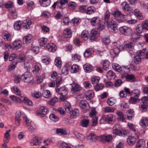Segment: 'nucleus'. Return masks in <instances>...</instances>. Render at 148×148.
<instances>
[{
	"label": "nucleus",
	"mask_w": 148,
	"mask_h": 148,
	"mask_svg": "<svg viewBox=\"0 0 148 148\" xmlns=\"http://www.w3.org/2000/svg\"><path fill=\"white\" fill-rule=\"evenodd\" d=\"M79 106L81 109L84 111L87 110L89 108V105L86 100H82L79 104Z\"/></svg>",
	"instance_id": "obj_13"
},
{
	"label": "nucleus",
	"mask_w": 148,
	"mask_h": 148,
	"mask_svg": "<svg viewBox=\"0 0 148 148\" xmlns=\"http://www.w3.org/2000/svg\"><path fill=\"white\" fill-rule=\"evenodd\" d=\"M122 6L123 10L125 12L129 11L130 10L129 5L126 2H123L122 4Z\"/></svg>",
	"instance_id": "obj_44"
},
{
	"label": "nucleus",
	"mask_w": 148,
	"mask_h": 148,
	"mask_svg": "<svg viewBox=\"0 0 148 148\" xmlns=\"http://www.w3.org/2000/svg\"><path fill=\"white\" fill-rule=\"evenodd\" d=\"M100 20L99 17L96 16L92 18L90 23L92 26H95L100 23Z\"/></svg>",
	"instance_id": "obj_28"
},
{
	"label": "nucleus",
	"mask_w": 148,
	"mask_h": 148,
	"mask_svg": "<svg viewBox=\"0 0 148 148\" xmlns=\"http://www.w3.org/2000/svg\"><path fill=\"white\" fill-rule=\"evenodd\" d=\"M22 78L23 79L25 82L27 83L31 82L33 79L31 74L28 72L25 73L22 76Z\"/></svg>",
	"instance_id": "obj_9"
},
{
	"label": "nucleus",
	"mask_w": 148,
	"mask_h": 148,
	"mask_svg": "<svg viewBox=\"0 0 148 148\" xmlns=\"http://www.w3.org/2000/svg\"><path fill=\"white\" fill-rule=\"evenodd\" d=\"M106 76L110 79H114L116 77V74L112 71L109 70L107 73Z\"/></svg>",
	"instance_id": "obj_36"
},
{
	"label": "nucleus",
	"mask_w": 148,
	"mask_h": 148,
	"mask_svg": "<svg viewBox=\"0 0 148 148\" xmlns=\"http://www.w3.org/2000/svg\"><path fill=\"white\" fill-rule=\"evenodd\" d=\"M49 118L51 120L55 122L59 120V118L53 114H51L49 115Z\"/></svg>",
	"instance_id": "obj_58"
},
{
	"label": "nucleus",
	"mask_w": 148,
	"mask_h": 148,
	"mask_svg": "<svg viewBox=\"0 0 148 148\" xmlns=\"http://www.w3.org/2000/svg\"><path fill=\"white\" fill-rule=\"evenodd\" d=\"M117 114L118 115V118L119 120L122 121L126 122L125 120L124 116L121 112L118 111L117 112Z\"/></svg>",
	"instance_id": "obj_37"
},
{
	"label": "nucleus",
	"mask_w": 148,
	"mask_h": 148,
	"mask_svg": "<svg viewBox=\"0 0 148 148\" xmlns=\"http://www.w3.org/2000/svg\"><path fill=\"white\" fill-rule=\"evenodd\" d=\"M70 117L71 118L74 119L79 115V111L78 109L75 108L73 110L72 109Z\"/></svg>",
	"instance_id": "obj_24"
},
{
	"label": "nucleus",
	"mask_w": 148,
	"mask_h": 148,
	"mask_svg": "<svg viewBox=\"0 0 148 148\" xmlns=\"http://www.w3.org/2000/svg\"><path fill=\"white\" fill-rule=\"evenodd\" d=\"M112 67L113 69L116 71L120 72L123 71L124 68L121 67L119 64L116 63H113Z\"/></svg>",
	"instance_id": "obj_29"
},
{
	"label": "nucleus",
	"mask_w": 148,
	"mask_h": 148,
	"mask_svg": "<svg viewBox=\"0 0 148 148\" xmlns=\"http://www.w3.org/2000/svg\"><path fill=\"white\" fill-rule=\"evenodd\" d=\"M40 112H37V115L40 116H44L49 112L47 108L44 106H41L39 109Z\"/></svg>",
	"instance_id": "obj_8"
},
{
	"label": "nucleus",
	"mask_w": 148,
	"mask_h": 148,
	"mask_svg": "<svg viewBox=\"0 0 148 148\" xmlns=\"http://www.w3.org/2000/svg\"><path fill=\"white\" fill-rule=\"evenodd\" d=\"M79 70V67L76 65H73L71 67V72L72 73H75L77 72Z\"/></svg>",
	"instance_id": "obj_51"
},
{
	"label": "nucleus",
	"mask_w": 148,
	"mask_h": 148,
	"mask_svg": "<svg viewBox=\"0 0 148 148\" xmlns=\"http://www.w3.org/2000/svg\"><path fill=\"white\" fill-rule=\"evenodd\" d=\"M56 133L60 135H64L66 134V131L62 129H58L56 130Z\"/></svg>",
	"instance_id": "obj_62"
},
{
	"label": "nucleus",
	"mask_w": 148,
	"mask_h": 148,
	"mask_svg": "<svg viewBox=\"0 0 148 148\" xmlns=\"http://www.w3.org/2000/svg\"><path fill=\"white\" fill-rule=\"evenodd\" d=\"M42 95L43 97L46 98H48L51 96L50 92L48 90H44L43 91Z\"/></svg>",
	"instance_id": "obj_60"
},
{
	"label": "nucleus",
	"mask_w": 148,
	"mask_h": 148,
	"mask_svg": "<svg viewBox=\"0 0 148 148\" xmlns=\"http://www.w3.org/2000/svg\"><path fill=\"white\" fill-rule=\"evenodd\" d=\"M72 35V33L70 29L67 28L64 30L63 36L65 38H69L71 37Z\"/></svg>",
	"instance_id": "obj_25"
},
{
	"label": "nucleus",
	"mask_w": 148,
	"mask_h": 148,
	"mask_svg": "<svg viewBox=\"0 0 148 148\" xmlns=\"http://www.w3.org/2000/svg\"><path fill=\"white\" fill-rule=\"evenodd\" d=\"M94 93L92 90H90L86 91L84 93L85 97L87 100H90L94 96Z\"/></svg>",
	"instance_id": "obj_19"
},
{
	"label": "nucleus",
	"mask_w": 148,
	"mask_h": 148,
	"mask_svg": "<svg viewBox=\"0 0 148 148\" xmlns=\"http://www.w3.org/2000/svg\"><path fill=\"white\" fill-rule=\"evenodd\" d=\"M146 49L145 48L143 49L142 50L138 51L137 52V54H138L142 58H146L148 59V51L145 53Z\"/></svg>",
	"instance_id": "obj_16"
},
{
	"label": "nucleus",
	"mask_w": 148,
	"mask_h": 148,
	"mask_svg": "<svg viewBox=\"0 0 148 148\" xmlns=\"http://www.w3.org/2000/svg\"><path fill=\"white\" fill-rule=\"evenodd\" d=\"M11 99L15 103H20L22 102V97L20 98L14 95L10 96Z\"/></svg>",
	"instance_id": "obj_39"
},
{
	"label": "nucleus",
	"mask_w": 148,
	"mask_h": 148,
	"mask_svg": "<svg viewBox=\"0 0 148 148\" xmlns=\"http://www.w3.org/2000/svg\"><path fill=\"white\" fill-rule=\"evenodd\" d=\"M58 146L60 148H73L69 144L65 142L59 143Z\"/></svg>",
	"instance_id": "obj_32"
},
{
	"label": "nucleus",
	"mask_w": 148,
	"mask_h": 148,
	"mask_svg": "<svg viewBox=\"0 0 148 148\" xmlns=\"http://www.w3.org/2000/svg\"><path fill=\"white\" fill-rule=\"evenodd\" d=\"M56 90L58 93L62 96V97H61L60 98V100L62 101H64L65 96L68 94V91L65 87H63L60 88H58V87L56 88Z\"/></svg>",
	"instance_id": "obj_3"
},
{
	"label": "nucleus",
	"mask_w": 148,
	"mask_h": 148,
	"mask_svg": "<svg viewBox=\"0 0 148 148\" xmlns=\"http://www.w3.org/2000/svg\"><path fill=\"white\" fill-rule=\"evenodd\" d=\"M64 107L67 113H71L72 109L71 104L69 102L67 101L64 102Z\"/></svg>",
	"instance_id": "obj_23"
},
{
	"label": "nucleus",
	"mask_w": 148,
	"mask_h": 148,
	"mask_svg": "<svg viewBox=\"0 0 148 148\" xmlns=\"http://www.w3.org/2000/svg\"><path fill=\"white\" fill-rule=\"evenodd\" d=\"M72 86L71 91L73 94L77 92L80 91L81 90V88L77 83L73 82L71 84Z\"/></svg>",
	"instance_id": "obj_12"
},
{
	"label": "nucleus",
	"mask_w": 148,
	"mask_h": 148,
	"mask_svg": "<svg viewBox=\"0 0 148 148\" xmlns=\"http://www.w3.org/2000/svg\"><path fill=\"white\" fill-rule=\"evenodd\" d=\"M134 112L133 110H130L127 111L126 112V114L127 116L128 119L129 120L132 119L134 116Z\"/></svg>",
	"instance_id": "obj_48"
},
{
	"label": "nucleus",
	"mask_w": 148,
	"mask_h": 148,
	"mask_svg": "<svg viewBox=\"0 0 148 148\" xmlns=\"http://www.w3.org/2000/svg\"><path fill=\"white\" fill-rule=\"evenodd\" d=\"M112 14L113 16L115 17H117L118 16H124L126 18V16L123 15L121 13V12L118 10H116V11H114L112 12Z\"/></svg>",
	"instance_id": "obj_40"
},
{
	"label": "nucleus",
	"mask_w": 148,
	"mask_h": 148,
	"mask_svg": "<svg viewBox=\"0 0 148 148\" xmlns=\"http://www.w3.org/2000/svg\"><path fill=\"white\" fill-rule=\"evenodd\" d=\"M2 36L3 39L6 42H9L11 41V34L7 31L4 32L2 35Z\"/></svg>",
	"instance_id": "obj_22"
},
{
	"label": "nucleus",
	"mask_w": 148,
	"mask_h": 148,
	"mask_svg": "<svg viewBox=\"0 0 148 148\" xmlns=\"http://www.w3.org/2000/svg\"><path fill=\"white\" fill-rule=\"evenodd\" d=\"M114 111V108L111 107L107 106L104 109V112H112Z\"/></svg>",
	"instance_id": "obj_63"
},
{
	"label": "nucleus",
	"mask_w": 148,
	"mask_h": 148,
	"mask_svg": "<svg viewBox=\"0 0 148 148\" xmlns=\"http://www.w3.org/2000/svg\"><path fill=\"white\" fill-rule=\"evenodd\" d=\"M143 25L139 24L138 25L136 28V30L138 34H140L142 33L143 29Z\"/></svg>",
	"instance_id": "obj_35"
},
{
	"label": "nucleus",
	"mask_w": 148,
	"mask_h": 148,
	"mask_svg": "<svg viewBox=\"0 0 148 148\" xmlns=\"http://www.w3.org/2000/svg\"><path fill=\"white\" fill-rule=\"evenodd\" d=\"M109 62L107 60H105L103 61V69L107 70L109 69Z\"/></svg>",
	"instance_id": "obj_49"
},
{
	"label": "nucleus",
	"mask_w": 148,
	"mask_h": 148,
	"mask_svg": "<svg viewBox=\"0 0 148 148\" xmlns=\"http://www.w3.org/2000/svg\"><path fill=\"white\" fill-rule=\"evenodd\" d=\"M79 10L81 12L88 15L93 14L96 11L95 8L93 6L88 7L86 5H81L79 7Z\"/></svg>",
	"instance_id": "obj_2"
},
{
	"label": "nucleus",
	"mask_w": 148,
	"mask_h": 148,
	"mask_svg": "<svg viewBox=\"0 0 148 148\" xmlns=\"http://www.w3.org/2000/svg\"><path fill=\"white\" fill-rule=\"evenodd\" d=\"M42 139L40 137H35L31 140L30 145L31 146H38L41 143Z\"/></svg>",
	"instance_id": "obj_10"
},
{
	"label": "nucleus",
	"mask_w": 148,
	"mask_h": 148,
	"mask_svg": "<svg viewBox=\"0 0 148 148\" xmlns=\"http://www.w3.org/2000/svg\"><path fill=\"white\" fill-rule=\"evenodd\" d=\"M135 15L140 20L143 19V17L141 12L137 9H135L134 11Z\"/></svg>",
	"instance_id": "obj_41"
},
{
	"label": "nucleus",
	"mask_w": 148,
	"mask_h": 148,
	"mask_svg": "<svg viewBox=\"0 0 148 148\" xmlns=\"http://www.w3.org/2000/svg\"><path fill=\"white\" fill-rule=\"evenodd\" d=\"M32 36L30 34L24 36L23 38V42L24 44H28L32 41Z\"/></svg>",
	"instance_id": "obj_26"
},
{
	"label": "nucleus",
	"mask_w": 148,
	"mask_h": 148,
	"mask_svg": "<svg viewBox=\"0 0 148 148\" xmlns=\"http://www.w3.org/2000/svg\"><path fill=\"white\" fill-rule=\"evenodd\" d=\"M22 101L29 106H31L32 105V102L25 97H22Z\"/></svg>",
	"instance_id": "obj_42"
},
{
	"label": "nucleus",
	"mask_w": 148,
	"mask_h": 148,
	"mask_svg": "<svg viewBox=\"0 0 148 148\" xmlns=\"http://www.w3.org/2000/svg\"><path fill=\"white\" fill-rule=\"evenodd\" d=\"M58 99L57 97H54L51 99L49 102L48 103L49 105L53 106L55 104L58 102Z\"/></svg>",
	"instance_id": "obj_53"
},
{
	"label": "nucleus",
	"mask_w": 148,
	"mask_h": 148,
	"mask_svg": "<svg viewBox=\"0 0 148 148\" xmlns=\"http://www.w3.org/2000/svg\"><path fill=\"white\" fill-rule=\"evenodd\" d=\"M113 133L115 135L120 136H123L125 135V132L121 129L120 126L119 125H116L114 126L113 128Z\"/></svg>",
	"instance_id": "obj_5"
},
{
	"label": "nucleus",
	"mask_w": 148,
	"mask_h": 148,
	"mask_svg": "<svg viewBox=\"0 0 148 148\" xmlns=\"http://www.w3.org/2000/svg\"><path fill=\"white\" fill-rule=\"evenodd\" d=\"M68 3V0H60L59 2H55L52 5V7L55 8L57 6L58 8H62L63 5Z\"/></svg>",
	"instance_id": "obj_11"
},
{
	"label": "nucleus",
	"mask_w": 148,
	"mask_h": 148,
	"mask_svg": "<svg viewBox=\"0 0 148 148\" xmlns=\"http://www.w3.org/2000/svg\"><path fill=\"white\" fill-rule=\"evenodd\" d=\"M140 92L138 89H134L131 91V95L134 97H138L140 95Z\"/></svg>",
	"instance_id": "obj_50"
},
{
	"label": "nucleus",
	"mask_w": 148,
	"mask_h": 148,
	"mask_svg": "<svg viewBox=\"0 0 148 148\" xmlns=\"http://www.w3.org/2000/svg\"><path fill=\"white\" fill-rule=\"evenodd\" d=\"M13 90L14 91V93L16 94V95L20 96L21 95V92L16 86H14L13 87Z\"/></svg>",
	"instance_id": "obj_61"
},
{
	"label": "nucleus",
	"mask_w": 148,
	"mask_h": 148,
	"mask_svg": "<svg viewBox=\"0 0 148 148\" xmlns=\"http://www.w3.org/2000/svg\"><path fill=\"white\" fill-rule=\"evenodd\" d=\"M113 116L111 114H110L108 115H105L103 116V119L109 122L113 121Z\"/></svg>",
	"instance_id": "obj_38"
},
{
	"label": "nucleus",
	"mask_w": 148,
	"mask_h": 148,
	"mask_svg": "<svg viewBox=\"0 0 148 148\" xmlns=\"http://www.w3.org/2000/svg\"><path fill=\"white\" fill-rule=\"evenodd\" d=\"M137 138L138 135L136 133L132 134L131 136H129L127 138V142L129 145H132L135 143L136 138Z\"/></svg>",
	"instance_id": "obj_6"
},
{
	"label": "nucleus",
	"mask_w": 148,
	"mask_h": 148,
	"mask_svg": "<svg viewBox=\"0 0 148 148\" xmlns=\"http://www.w3.org/2000/svg\"><path fill=\"white\" fill-rule=\"evenodd\" d=\"M91 36L90 38V40L91 41H93L95 39V36L97 35L98 32L95 29H93L91 31Z\"/></svg>",
	"instance_id": "obj_31"
},
{
	"label": "nucleus",
	"mask_w": 148,
	"mask_h": 148,
	"mask_svg": "<svg viewBox=\"0 0 148 148\" xmlns=\"http://www.w3.org/2000/svg\"><path fill=\"white\" fill-rule=\"evenodd\" d=\"M21 116V113L20 111H18L16 113L15 121L16 125L18 126L20 125Z\"/></svg>",
	"instance_id": "obj_20"
},
{
	"label": "nucleus",
	"mask_w": 148,
	"mask_h": 148,
	"mask_svg": "<svg viewBox=\"0 0 148 148\" xmlns=\"http://www.w3.org/2000/svg\"><path fill=\"white\" fill-rule=\"evenodd\" d=\"M140 124L143 128H145L148 125V118L145 117L142 118Z\"/></svg>",
	"instance_id": "obj_18"
},
{
	"label": "nucleus",
	"mask_w": 148,
	"mask_h": 148,
	"mask_svg": "<svg viewBox=\"0 0 148 148\" xmlns=\"http://www.w3.org/2000/svg\"><path fill=\"white\" fill-rule=\"evenodd\" d=\"M72 58L73 60H75L76 61L78 62L81 59V56L77 54L72 55Z\"/></svg>",
	"instance_id": "obj_46"
},
{
	"label": "nucleus",
	"mask_w": 148,
	"mask_h": 148,
	"mask_svg": "<svg viewBox=\"0 0 148 148\" xmlns=\"http://www.w3.org/2000/svg\"><path fill=\"white\" fill-rule=\"evenodd\" d=\"M32 23L31 19L28 18L26 20L24 21L22 23L21 21L16 22L14 25V27L15 30H18L20 29L22 25L25 29H28L29 28V26Z\"/></svg>",
	"instance_id": "obj_1"
},
{
	"label": "nucleus",
	"mask_w": 148,
	"mask_h": 148,
	"mask_svg": "<svg viewBox=\"0 0 148 148\" xmlns=\"http://www.w3.org/2000/svg\"><path fill=\"white\" fill-rule=\"evenodd\" d=\"M29 132L31 133L36 132L37 131V127L34 123L32 121L30 122V123L26 125Z\"/></svg>",
	"instance_id": "obj_14"
},
{
	"label": "nucleus",
	"mask_w": 148,
	"mask_h": 148,
	"mask_svg": "<svg viewBox=\"0 0 148 148\" xmlns=\"http://www.w3.org/2000/svg\"><path fill=\"white\" fill-rule=\"evenodd\" d=\"M76 6V3L74 2H70L68 4V8L70 10L75 9Z\"/></svg>",
	"instance_id": "obj_56"
},
{
	"label": "nucleus",
	"mask_w": 148,
	"mask_h": 148,
	"mask_svg": "<svg viewBox=\"0 0 148 148\" xmlns=\"http://www.w3.org/2000/svg\"><path fill=\"white\" fill-rule=\"evenodd\" d=\"M105 23H106L109 28L116 25V22L111 18L105 21Z\"/></svg>",
	"instance_id": "obj_30"
},
{
	"label": "nucleus",
	"mask_w": 148,
	"mask_h": 148,
	"mask_svg": "<svg viewBox=\"0 0 148 148\" xmlns=\"http://www.w3.org/2000/svg\"><path fill=\"white\" fill-rule=\"evenodd\" d=\"M145 146V142L143 139L139 140L137 143L136 148H144Z\"/></svg>",
	"instance_id": "obj_27"
},
{
	"label": "nucleus",
	"mask_w": 148,
	"mask_h": 148,
	"mask_svg": "<svg viewBox=\"0 0 148 148\" xmlns=\"http://www.w3.org/2000/svg\"><path fill=\"white\" fill-rule=\"evenodd\" d=\"M22 43V41L21 40H16L14 42L13 46L15 49H18L21 47Z\"/></svg>",
	"instance_id": "obj_21"
},
{
	"label": "nucleus",
	"mask_w": 148,
	"mask_h": 148,
	"mask_svg": "<svg viewBox=\"0 0 148 148\" xmlns=\"http://www.w3.org/2000/svg\"><path fill=\"white\" fill-rule=\"evenodd\" d=\"M115 100L113 98H111L108 99L107 101V103L109 106H112L115 103Z\"/></svg>",
	"instance_id": "obj_64"
},
{
	"label": "nucleus",
	"mask_w": 148,
	"mask_h": 148,
	"mask_svg": "<svg viewBox=\"0 0 148 148\" xmlns=\"http://www.w3.org/2000/svg\"><path fill=\"white\" fill-rule=\"evenodd\" d=\"M54 64L58 68H60L62 64L61 59L59 58H56L55 60Z\"/></svg>",
	"instance_id": "obj_45"
},
{
	"label": "nucleus",
	"mask_w": 148,
	"mask_h": 148,
	"mask_svg": "<svg viewBox=\"0 0 148 148\" xmlns=\"http://www.w3.org/2000/svg\"><path fill=\"white\" fill-rule=\"evenodd\" d=\"M57 47L56 45L53 43L48 44L46 45V49L50 52H54L56 50Z\"/></svg>",
	"instance_id": "obj_15"
},
{
	"label": "nucleus",
	"mask_w": 148,
	"mask_h": 148,
	"mask_svg": "<svg viewBox=\"0 0 148 148\" xmlns=\"http://www.w3.org/2000/svg\"><path fill=\"white\" fill-rule=\"evenodd\" d=\"M104 87L103 84H99L95 86V88L96 91H98L103 89Z\"/></svg>",
	"instance_id": "obj_59"
},
{
	"label": "nucleus",
	"mask_w": 148,
	"mask_h": 148,
	"mask_svg": "<svg viewBox=\"0 0 148 148\" xmlns=\"http://www.w3.org/2000/svg\"><path fill=\"white\" fill-rule=\"evenodd\" d=\"M83 68L86 72H90L92 70V67L90 64H86L84 65Z\"/></svg>",
	"instance_id": "obj_33"
},
{
	"label": "nucleus",
	"mask_w": 148,
	"mask_h": 148,
	"mask_svg": "<svg viewBox=\"0 0 148 148\" xmlns=\"http://www.w3.org/2000/svg\"><path fill=\"white\" fill-rule=\"evenodd\" d=\"M131 40L133 41H135L140 38V35L136 33L132 34L131 36Z\"/></svg>",
	"instance_id": "obj_54"
},
{
	"label": "nucleus",
	"mask_w": 148,
	"mask_h": 148,
	"mask_svg": "<svg viewBox=\"0 0 148 148\" xmlns=\"http://www.w3.org/2000/svg\"><path fill=\"white\" fill-rule=\"evenodd\" d=\"M119 30L122 34L126 36H129L132 32L131 29L126 26L121 27L119 28Z\"/></svg>",
	"instance_id": "obj_4"
},
{
	"label": "nucleus",
	"mask_w": 148,
	"mask_h": 148,
	"mask_svg": "<svg viewBox=\"0 0 148 148\" xmlns=\"http://www.w3.org/2000/svg\"><path fill=\"white\" fill-rule=\"evenodd\" d=\"M87 139L89 143H92L95 142L98 140L100 141L99 136H97L93 133L90 134L87 137Z\"/></svg>",
	"instance_id": "obj_7"
},
{
	"label": "nucleus",
	"mask_w": 148,
	"mask_h": 148,
	"mask_svg": "<svg viewBox=\"0 0 148 148\" xmlns=\"http://www.w3.org/2000/svg\"><path fill=\"white\" fill-rule=\"evenodd\" d=\"M89 120L84 119L82 120L80 122V124L83 127H86L89 123Z\"/></svg>",
	"instance_id": "obj_52"
},
{
	"label": "nucleus",
	"mask_w": 148,
	"mask_h": 148,
	"mask_svg": "<svg viewBox=\"0 0 148 148\" xmlns=\"http://www.w3.org/2000/svg\"><path fill=\"white\" fill-rule=\"evenodd\" d=\"M47 41L48 39L44 38H41L39 40L40 46L42 47L47 43Z\"/></svg>",
	"instance_id": "obj_47"
},
{
	"label": "nucleus",
	"mask_w": 148,
	"mask_h": 148,
	"mask_svg": "<svg viewBox=\"0 0 148 148\" xmlns=\"http://www.w3.org/2000/svg\"><path fill=\"white\" fill-rule=\"evenodd\" d=\"M92 50L90 49H86L84 52V55L85 57H88L92 54Z\"/></svg>",
	"instance_id": "obj_55"
},
{
	"label": "nucleus",
	"mask_w": 148,
	"mask_h": 148,
	"mask_svg": "<svg viewBox=\"0 0 148 148\" xmlns=\"http://www.w3.org/2000/svg\"><path fill=\"white\" fill-rule=\"evenodd\" d=\"M88 31L84 30L82 33L81 37L84 40H86L88 38Z\"/></svg>",
	"instance_id": "obj_34"
},
{
	"label": "nucleus",
	"mask_w": 148,
	"mask_h": 148,
	"mask_svg": "<svg viewBox=\"0 0 148 148\" xmlns=\"http://www.w3.org/2000/svg\"><path fill=\"white\" fill-rule=\"evenodd\" d=\"M99 80L100 78L99 77L94 76L91 78V81L92 84H97L99 82Z\"/></svg>",
	"instance_id": "obj_57"
},
{
	"label": "nucleus",
	"mask_w": 148,
	"mask_h": 148,
	"mask_svg": "<svg viewBox=\"0 0 148 148\" xmlns=\"http://www.w3.org/2000/svg\"><path fill=\"white\" fill-rule=\"evenodd\" d=\"M50 0H39V2L41 5L43 7H46L50 5Z\"/></svg>",
	"instance_id": "obj_43"
},
{
	"label": "nucleus",
	"mask_w": 148,
	"mask_h": 148,
	"mask_svg": "<svg viewBox=\"0 0 148 148\" xmlns=\"http://www.w3.org/2000/svg\"><path fill=\"white\" fill-rule=\"evenodd\" d=\"M99 138H100V141L109 142L112 140L113 137L112 135H109L107 136L105 135L99 136Z\"/></svg>",
	"instance_id": "obj_17"
}]
</instances>
